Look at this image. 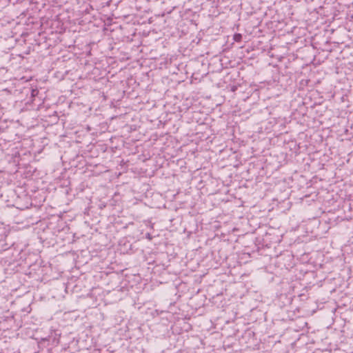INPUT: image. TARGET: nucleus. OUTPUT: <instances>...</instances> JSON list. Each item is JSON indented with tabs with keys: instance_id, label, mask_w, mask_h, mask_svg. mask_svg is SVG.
<instances>
[{
	"instance_id": "2",
	"label": "nucleus",
	"mask_w": 353,
	"mask_h": 353,
	"mask_svg": "<svg viewBox=\"0 0 353 353\" xmlns=\"http://www.w3.org/2000/svg\"><path fill=\"white\" fill-rule=\"evenodd\" d=\"M235 41H236V42H239V41H240V40H239V39H235Z\"/></svg>"
},
{
	"instance_id": "1",
	"label": "nucleus",
	"mask_w": 353,
	"mask_h": 353,
	"mask_svg": "<svg viewBox=\"0 0 353 353\" xmlns=\"http://www.w3.org/2000/svg\"><path fill=\"white\" fill-rule=\"evenodd\" d=\"M235 37L236 39H239L241 38V35L240 34L235 35Z\"/></svg>"
}]
</instances>
